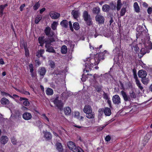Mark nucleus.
Instances as JSON below:
<instances>
[{
  "label": "nucleus",
  "instance_id": "18",
  "mask_svg": "<svg viewBox=\"0 0 152 152\" xmlns=\"http://www.w3.org/2000/svg\"><path fill=\"white\" fill-rule=\"evenodd\" d=\"M141 81L143 84L147 85L149 82L150 80L148 77H147L146 76H145L141 78Z\"/></svg>",
  "mask_w": 152,
  "mask_h": 152
},
{
  "label": "nucleus",
  "instance_id": "56",
  "mask_svg": "<svg viewBox=\"0 0 152 152\" xmlns=\"http://www.w3.org/2000/svg\"><path fill=\"white\" fill-rule=\"evenodd\" d=\"M1 94L2 95H3L8 96L11 98L12 97L9 94H8L7 93H6L4 92V91L1 92Z\"/></svg>",
  "mask_w": 152,
  "mask_h": 152
},
{
  "label": "nucleus",
  "instance_id": "54",
  "mask_svg": "<svg viewBox=\"0 0 152 152\" xmlns=\"http://www.w3.org/2000/svg\"><path fill=\"white\" fill-rule=\"evenodd\" d=\"M106 125H105L104 126H100L99 128H98L97 129V131H100L102 130L106 126Z\"/></svg>",
  "mask_w": 152,
  "mask_h": 152
},
{
  "label": "nucleus",
  "instance_id": "50",
  "mask_svg": "<svg viewBox=\"0 0 152 152\" xmlns=\"http://www.w3.org/2000/svg\"><path fill=\"white\" fill-rule=\"evenodd\" d=\"M132 49L134 48V50L135 51L136 53H137L139 52V48L137 46L135 45V47L133 46V47H132Z\"/></svg>",
  "mask_w": 152,
  "mask_h": 152
},
{
  "label": "nucleus",
  "instance_id": "44",
  "mask_svg": "<svg viewBox=\"0 0 152 152\" xmlns=\"http://www.w3.org/2000/svg\"><path fill=\"white\" fill-rule=\"evenodd\" d=\"M85 20L86 21L87 24L88 26H90L92 24L91 18Z\"/></svg>",
  "mask_w": 152,
  "mask_h": 152
},
{
  "label": "nucleus",
  "instance_id": "39",
  "mask_svg": "<svg viewBox=\"0 0 152 152\" xmlns=\"http://www.w3.org/2000/svg\"><path fill=\"white\" fill-rule=\"evenodd\" d=\"M40 6V3L39 1L35 3V4L34 6L33 7V8L34 10H36L38 9Z\"/></svg>",
  "mask_w": 152,
  "mask_h": 152
},
{
  "label": "nucleus",
  "instance_id": "55",
  "mask_svg": "<svg viewBox=\"0 0 152 152\" xmlns=\"http://www.w3.org/2000/svg\"><path fill=\"white\" fill-rule=\"evenodd\" d=\"M38 51H39V53L40 54L41 57H42L43 56L42 54L44 53L45 52V50L44 49H41L39 50Z\"/></svg>",
  "mask_w": 152,
  "mask_h": 152
},
{
  "label": "nucleus",
  "instance_id": "25",
  "mask_svg": "<svg viewBox=\"0 0 152 152\" xmlns=\"http://www.w3.org/2000/svg\"><path fill=\"white\" fill-rule=\"evenodd\" d=\"M61 26L65 28H66L68 26V21L66 20H63L60 23Z\"/></svg>",
  "mask_w": 152,
  "mask_h": 152
},
{
  "label": "nucleus",
  "instance_id": "42",
  "mask_svg": "<svg viewBox=\"0 0 152 152\" xmlns=\"http://www.w3.org/2000/svg\"><path fill=\"white\" fill-rule=\"evenodd\" d=\"M126 11V8L123 7L121 9L120 12V15L121 16H123L125 14Z\"/></svg>",
  "mask_w": 152,
  "mask_h": 152
},
{
  "label": "nucleus",
  "instance_id": "12",
  "mask_svg": "<svg viewBox=\"0 0 152 152\" xmlns=\"http://www.w3.org/2000/svg\"><path fill=\"white\" fill-rule=\"evenodd\" d=\"M46 70L44 67H41L39 69L38 73L42 78H43L45 75Z\"/></svg>",
  "mask_w": 152,
  "mask_h": 152
},
{
  "label": "nucleus",
  "instance_id": "30",
  "mask_svg": "<svg viewBox=\"0 0 152 152\" xmlns=\"http://www.w3.org/2000/svg\"><path fill=\"white\" fill-rule=\"evenodd\" d=\"M134 11L137 13L140 12V9L138 3L137 2L134 3Z\"/></svg>",
  "mask_w": 152,
  "mask_h": 152
},
{
  "label": "nucleus",
  "instance_id": "61",
  "mask_svg": "<svg viewBox=\"0 0 152 152\" xmlns=\"http://www.w3.org/2000/svg\"><path fill=\"white\" fill-rule=\"evenodd\" d=\"M25 6V4H22L20 7V11H22L23 10V8Z\"/></svg>",
  "mask_w": 152,
  "mask_h": 152
},
{
  "label": "nucleus",
  "instance_id": "47",
  "mask_svg": "<svg viewBox=\"0 0 152 152\" xmlns=\"http://www.w3.org/2000/svg\"><path fill=\"white\" fill-rule=\"evenodd\" d=\"M15 115L16 118H18L19 119L21 118V115L19 111H17Z\"/></svg>",
  "mask_w": 152,
  "mask_h": 152
},
{
  "label": "nucleus",
  "instance_id": "17",
  "mask_svg": "<svg viewBox=\"0 0 152 152\" xmlns=\"http://www.w3.org/2000/svg\"><path fill=\"white\" fill-rule=\"evenodd\" d=\"M129 97L130 98L132 99H135L136 98L137 94L135 93V90L134 89H132V91L129 93Z\"/></svg>",
  "mask_w": 152,
  "mask_h": 152
},
{
  "label": "nucleus",
  "instance_id": "16",
  "mask_svg": "<svg viewBox=\"0 0 152 152\" xmlns=\"http://www.w3.org/2000/svg\"><path fill=\"white\" fill-rule=\"evenodd\" d=\"M83 110L85 113L87 114L88 112L92 111V110L90 105H86L84 106Z\"/></svg>",
  "mask_w": 152,
  "mask_h": 152
},
{
  "label": "nucleus",
  "instance_id": "19",
  "mask_svg": "<svg viewBox=\"0 0 152 152\" xmlns=\"http://www.w3.org/2000/svg\"><path fill=\"white\" fill-rule=\"evenodd\" d=\"M64 112L66 115H69L71 114V110L69 107H66L64 108Z\"/></svg>",
  "mask_w": 152,
  "mask_h": 152
},
{
  "label": "nucleus",
  "instance_id": "14",
  "mask_svg": "<svg viewBox=\"0 0 152 152\" xmlns=\"http://www.w3.org/2000/svg\"><path fill=\"white\" fill-rule=\"evenodd\" d=\"M23 118L24 120H28L31 118L32 115L30 113L26 112L23 114Z\"/></svg>",
  "mask_w": 152,
  "mask_h": 152
},
{
  "label": "nucleus",
  "instance_id": "53",
  "mask_svg": "<svg viewBox=\"0 0 152 152\" xmlns=\"http://www.w3.org/2000/svg\"><path fill=\"white\" fill-rule=\"evenodd\" d=\"M119 49L118 47H116L113 50V51L115 52L116 53L118 54H119Z\"/></svg>",
  "mask_w": 152,
  "mask_h": 152
},
{
  "label": "nucleus",
  "instance_id": "49",
  "mask_svg": "<svg viewBox=\"0 0 152 152\" xmlns=\"http://www.w3.org/2000/svg\"><path fill=\"white\" fill-rule=\"evenodd\" d=\"M99 77V76H98L96 74H94L93 75V78L94 80H93V82H94V83H97V82L96 80V79L97 77Z\"/></svg>",
  "mask_w": 152,
  "mask_h": 152
},
{
  "label": "nucleus",
  "instance_id": "57",
  "mask_svg": "<svg viewBox=\"0 0 152 152\" xmlns=\"http://www.w3.org/2000/svg\"><path fill=\"white\" fill-rule=\"evenodd\" d=\"M147 12L148 14H151L152 12V8L151 7H148L147 10Z\"/></svg>",
  "mask_w": 152,
  "mask_h": 152
},
{
  "label": "nucleus",
  "instance_id": "10",
  "mask_svg": "<svg viewBox=\"0 0 152 152\" xmlns=\"http://www.w3.org/2000/svg\"><path fill=\"white\" fill-rule=\"evenodd\" d=\"M50 16L53 19H57L60 16V14L58 13L51 11L49 13Z\"/></svg>",
  "mask_w": 152,
  "mask_h": 152
},
{
  "label": "nucleus",
  "instance_id": "34",
  "mask_svg": "<svg viewBox=\"0 0 152 152\" xmlns=\"http://www.w3.org/2000/svg\"><path fill=\"white\" fill-rule=\"evenodd\" d=\"M44 136L45 138L48 140H50L52 138L51 134L49 132H46Z\"/></svg>",
  "mask_w": 152,
  "mask_h": 152
},
{
  "label": "nucleus",
  "instance_id": "33",
  "mask_svg": "<svg viewBox=\"0 0 152 152\" xmlns=\"http://www.w3.org/2000/svg\"><path fill=\"white\" fill-rule=\"evenodd\" d=\"M83 16L84 20L91 18L90 15H88V13L87 11L84 12Z\"/></svg>",
  "mask_w": 152,
  "mask_h": 152
},
{
  "label": "nucleus",
  "instance_id": "29",
  "mask_svg": "<svg viewBox=\"0 0 152 152\" xmlns=\"http://www.w3.org/2000/svg\"><path fill=\"white\" fill-rule=\"evenodd\" d=\"M1 102L3 105H7L9 104V100L5 98H3L1 100Z\"/></svg>",
  "mask_w": 152,
  "mask_h": 152
},
{
  "label": "nucleus",
  "instance_id": "26",
  "mask_svg": "<svg viewBox=\"0 0 152 152\" xmlns=\"http://www.w3.org/2000/svg\"><path fill=\"white\" fill-rule=\"evenodd\" d=\"M107 52V51L105 50L104 52L99 53V54H96V56L99 57V59L103 60L104 59V54Z\"/></svg>",
  "mask_w": 152,
  "mask_h": 152
},
{
  "label": "nucleus",
  "instance_id": "52",
  "mask_svg": "<svg viewBox=\"0 0 152 152\" xmlns=\"http://www.w3.org/2000/svg\"><path fill=\"white\" fill-rule=\"evenodd\" d=\"M69 28L70 30L72 31H74V29L72 27V22L71 21H69Z\"/></svg>",
  "mask_w": 152,
  "mask_h": 152
},
{
  "label": "nucleus",
  "instance_id": "24",
  "mask_svg": "<svg viewBox=\"0 0 152 152\" xmlns=\"http://www.w3.org/2000/svg\"><path fill=\"white\" fill-rule=\"evenodd\" d=\"M56 148L59 152H62L63 151V149L61 144L60 142L56 143Z\"/></svg>",
  "mask_w": 152,
  "mask_h": 152
},
{
  "label": "nucleus",
  "instance_id": "36",
  "mask_svg": "<svg viewBox=\"0 0 152 152\" xmlns=\"http://www.w3.org/2000/svg\"><path fill=\"white\" fill-rule=\"evenodd\" d=\"M72 15L74 18L76 19L79 16L78 12L76 10H73L72 12Z\"/></svg>",
  "mask_w": 152,
  "mask_h": 152
},
{
  "label": "nucleus",
  "instance_id": "22",
  "mask_svg": "<svg viewBox=\"0 0 152 152\" xmlns=\"http://www.w3.org/2000/svg\"><path fill=\"white\" fill-rule=\"evenodd\" d=\"M86 116L89 119L94 118L95 117V113L92 111L86 114Z\"/></svg>",
  "mask_w": 152,
  "mask_h": 152
},
{
  "label": "nucleus",
  "instance_id": "31",
  "mask_svg": "<svg viewBox=\"0 0 152 152\" xmlns=\"http://www.w3.org/2000/svg\"><path fill=\"white\" fill-rule=\"evenodd\" d=\"M136 84L137 86L138 87V88L141 91H142L143 89V88L142 85L141 83H140L139 80H137L135 81Z\"/></svg>",
  "mask_w": 152,
  "mask_h": 152
},
{
  "label": "nucleus",
  "instance_id": "4",
  "mask_svg": "<svg viewBox=\"0 0 152 152\" xmlns=\"http://www.w3.org/2000/svg\"><path fill=\"white\" fill-rule=\"evenodd\" d=\"M122 5L121 0H118L117 1L116 6V3L113 1L111 2L109 4L111 10H114L116 9L118 11H119L120 10L122 7Z\"/></svg>",
  "mask_w": 152,
  "mask_h": 152
},
{
  "label": "nucleus",
  "instance_id": "62",
  "mask_svg": "<svg viewBox=\"0 0 152 152\" xmlns=\"http://www.w3.org/2000/svg\"><path fill=\"white\" fill-rule=\"evenodd\" d=\"M113 15H111L110 16V20L109 21V23H110V25H111L112 24V23H113L114 21V20L113 19Z\"/></svg>",
  "mask_w": 152,
  "mask_h": 152
},
{
  "label": "nucleus",
  "instance_id": "60",
  "mask_svg": "<svg viewBox=\"0 0 152 152\" xmlns=\"http://www.w3.org/2000/svg\"><path fill=\"white\" fill-rule=\"evenodd\" d=\"M21 93L22 94H24L26 95H30V93L28 91L23 90L21 91Z\"/></svg>",
  "mask_w": 152,
  "mask_h": 152
},
{
  "label": "nucleus",
  "instance_id": "27",
  "mask_svg": "<svg viewBox=\"0 0 152 152\" xmlns=\"http://www.w3.org/2000/svg\"><path fill=\"white\" fill-rule=\"evenodd\" d=\"M104 113L105 115L109 116L111 114V111L110 109L106 107L104 108Z\"/></svg>",
  "mask_w": 152,
  "mask_h": 152
},
{
  "label": "nucleus",
  "instance_id": "28",
  "mask_svg": "<svg viewBox=\"0 0 152 152\" xmlns=\"http://www.w3.org/2000/svg\"><path fill=\"white\" fill-rule=\"evenodd\" d=\"M100 9L98 7H94L92 10L93 13L94 14H96L97 15L99 14L100 12Z\"/></svg>",
  "mask_w": 152,
  "mask_h": 152
},
{
  "label": "nucleus",
  "instance_id": "2",
  "mask_svg": "<svg viewBox=\"0 0 152 152\" xmlns=\"http://www.w3.org/2000/svg\"><path fill=\"white\" fill-rule=\"evenodd\" d=\"M100 59H99V57L95 56L94 58H92L90 60L89 64L86 63L85 64V68L84 71L88 72L89 70H91L92 68L94 66L98 64Z\"/></svg>",
  "mask_w": 152,
  "mask_h": 152
},
{
  "label": "nucleus",
  "instance_id": "9",
  "mask_svg": "<svg viewBox=\"0 0 152 152\" xmlns=\"http://www.w3.org/2000/svg\"><path fill=\"white\" fill-rule=\"evenodd\" d=\"M120 94L123 97L124 100L125 101L127 102V101H129L130 99V97L124 91H121L120 92Z\"/></svg>",
  "mask_w": 152,
  "mask_h": 152
},
{
  "label": "nucleus",
  "instance_id": "20",
  "mask_svg": "<svg viewBox=\"0 0 152 152\" xmlns=\"http://www.w3.org/2000/svg\"><path fill=\"white\" fill-rule=\"evenodd\" d=\"M25 100L23 102V104L26 106H29L30 103L28 101V100L26 98L23 97H20V100L21 101L22 100Z\"/></svg>",
  "mask_w": 152,
  "mask_h": 152
},
{
  "label": "nucleus",
  "instance_id": "23",
  "mask_svg": "<svg viewBox=\"0 0 152 152\" xmlns=\"http://www.w3.org/2000/svg\"><path fill=\"white\" fill-rule=\"evenodd\" d=\"M8 6L7 4L0 5V15L2 16L3 15V11L5 8Z\"/></svg>",
  "mask_w": 152,
  "mask_h": 152
},
{
  "label": "nucleus",
  "instance_id": "6",
  "mask_svg": "<svg viewBox=\"0 0 152 152\" xmlns=\"http://www.w3.org/2000/svg\"><path fill=\"white\" fill-rule=\"evenodd\" d=\"M53 102L55 106L60 110L61 111L63 110L64 103L61 100L59 99V98L58 96H56L53 101Z\"/></svg>",
  "mask_w": 152,
  "mask_h": 152
},
{
  "label": "nucleus",
  "instance_id": "35",
  "mask_svg": "<svg viewBox=\"0 0 152 152\" xmlns=\"http://www.w3.org/2000/svg\"><path fill=\"white\" fill-rule=\"evenodd\" d=\"M58 24V23L57 22L55 21L53 22L51 25V27L52 29L53 30H56L57 29V27Z\"/></svg>",
  "mask_w": 152,
  "mask_h": 152
},
{
  "label": "nucleus",
  "instance_id": "13",
  "mask_svg": "<svg viewBox=\"0 0 152 152\" xmlns=\"http://www.w3.org/2000/svg\"><path fill=\"white\" fill-rule=\"evenodd\" d=\"M8 140V137L6 136H2L0 138L1 143L3 145H4L6 143Z\"/></svg>",
  "mask_w": 152,
  "mask_h": 152
},
{
  "label": "nucleus",
  "instance_id": "64",
  "mask_svg": "<svg viewBox=\"0 0 152 152\" xmlns=\"http://www.w3.org/2000/svg\"><path fill=\"white\" fill-rule=\"evenodd\" d=\"M42 116H43L44 118L47 120L48 121H49V118L46 116L45 114H43L42 115Z\"/></svg>",
  "mask_w": 152,
  "mask_h": 152
},
{
  "label": "nucleus",
  "instance_id": "11",
  "mask_svg": "<svg viewBox=\"0 0 152 152\" xmlns=\"http://www.w3.org/2000/svg\"><path fill=\"white\" fill-rule=\"evenodd\" d=\"M138 77L141 78L147 76V73L145 71L142 69L139 71L138 72Z\"/></svg>",
  "mask_w": 152,
  "mask_h": 152
},
{
  "label": "nucleus",
  "instance_id": "40",
  "mask_svg": "<svg viewBox=\"0 0 152 152\" xmlns=\"http://www.w3.org/2000/svg\"><path fill=\"white\" fill-rule=\"evenodd\" d=\"M73 26L74 28L76 30L79 29L80 28L79 23L77 22H75L73 23Z\"/></svg>",
  "mask_w": 152,
  "mask_h": 152
},
{
  "label": "nucleus",
  "instance_id": "3",
  "mask_svg": "<svg viewBox=\"0 0 152 152\" xmlns=\"http://www.w3.org/2000/svg\"><path fill=\"white\" fill-rule=\"evenodd\" d=\"M57 37V36L56 35V37H54L51 39L49 41H47V43L46 44L45 46V48L46 49V51L49 53H56L55 50L53 49V47L51 46V43L55 42Z\"/></svg>",
  "mask_w": 152,
  "mask_h": 152
},
{
  "label": "nucleus",
  "instance_id": "7",
  "mask_svg": "<svg viewBox=\"0 0 152 152\" xmlns=\"http://www.w3.org/2000/svg\"><path fill=\"white\" fill-rule=\"evenodd\" d=\"M112 100L113 103L115 104L119 105L121 103V98L117 94L113 96Z\"/></svg>",
  "mask_w": 152,
  "mask_h": 152
},
{
  "label": "nucleus",
  "instance_id": "63",
  "mask_svg": "<svg viewBox=\"0 0 152 152\" xmlns=\"http://www.w3.org/2000/svg\"><path fill=\"white\" fill-rule=\"evenodd\" d=\"M134 78L135 79V81L139 80L138 79V77L137 76V73L133 74Z\"/></svg>",
  "mask_w": 152,
  "mask_h": 152
},
{
  "label": "nucleus",
  "instance_id": "21",
  "mask_svg": "<svg viewBox=\"0 0 152 152\" xmlns=\"http://www.w3.org/2000/svg\"><path fill=\"white\" fill-rule=\"evenodd\" d=\"M93 86L95 88L96 91L98 92H99L101 91L102 87L100 86L97 83H94L93 85Z\"/></svg>",
  "mask_w": 152,
  "mask_h": 152
},
{
  "label": "nucleus",
  "instance_id": "5",
  "mask_svg": "<svg viewBox=\"0 0 152 152\" xmlns=\"http://www.w3.org/2000/svg\"><path fill=\"white\" fill-rule=\"evenodd\" d=\"M67 145L69 149L72 151L75 152H84L80 148L76 147L75 144L73 142L69 141L67 143Z\"/></svg>",
  "mask_w": 152,
  "mask_h": 152
},
{
  "label": "nucleus",
  "instance_id": "46",
  "mask_svg": "<svg viewBox=\"0 0 152 152\" xmlns=\"http://www.w3.org/2000/svg\"><path fill=\"white\" fill-rule=\"evenodd\" d=\"M104 109L103 108H100L98 112L99 113V115L101 116L104 113Z\"/></svg>",
  "mask_w": 152,
  "mask_h": 152
},
{
  "label": "nucleus",
  "instance_id": "45",
  "mask_svg": "<svg viewBox=\"0 0 152 152\" xmlns=\"http://www.w3.org/2000/svg\"><path fill=\"white\" fill-rule=\"evenodd\" d=\"M11 140L12 143L13 144L15 145L17 143V142L15 139V138L13 137L11 138Z\"/></svg>",
  "mask_w": 152,
  "mask_h": 152
},
{
  "label": "nucleus",
  "instance_id": "38",
  "mask_svg": "<svg viewBox=\"0 0 152 152\" xmlns=\"http://www.w3.org/2000/svg\"><path fill=\"white\" fill-rule=\"evenodd\" d=\"M147 52V51L146 50V49L144 48H142L140 51V53L141 55H140V57H142L143 55L145 54Z\"/></svg>",
  "mask_w": 152,
  "mask_h": 152
},
{
  "label": "nucleus",
  "instance_id": "32",
  "mask_svg": "<svg viewBox=\"0 0 152 152\" xmlns=\"http://www.w3.org/2000/svg\"><path fill=\"white\" fill-rule=\"evenodd\" d=\"M46 93L48 95H52L53 94V89L50 88H48L46 90Z\"/></svg>",
  "mask_w": 152,
  "mask_h": 152
},
{
  "label": "nucleus",
  "instance_id": "37",
  "mask_svg": "<svg viewBox=\"0 0 152 152\" xmlns=\"http://www.w3.org/2000/svg\"><path fill=\"white\" fill-rule=\"evenodd\" d=\"M67 51V48L66 45H63L61 48V52L62 53L65 54Z\"/></svg>",
  "mask_w": 152,
  "mask_h": 152
},
{
  "label": "nucleus",
  "instance_id": "58",
  "mask_svg": "<svg viewBox=\"0 0 152 152\" xmlns=\"http://www.w3.org/2000/svg\"><path fill=\"white\" fill-rule=\"evenodd\" d=\"M103 96L104 98L106 100L108 99V97L107 94L104 92V94H103Z\"/></svg>",
  "mask_w": 152,
  "mask_h": 152
},
{
  "label": "nucleus",
  "instance_id": "8",
  "mask_svg": "<svg viewBox=\"0 0 152 152\" xmlns=\"http://www.w3.org/2000/svg\"><path fill=\"white\" fill-rule=\"evenodd\" d=\"M95 20L98 24H102L104 23V17L101 15H97L95 17Z\"/></svg>",
  "mask_w": 152,
  "mask_h": 152
},
{
  "label": "nucleus",
  "instance_id": "1",
  "mask_svg": "<svg viewBox=\"0 0 152 152\" xmlns=\"http://www.w3.org/2000/svg\"><path fill=\"white\" fill-rule=\"evenodd\" d=\"M44 33L45 35L48 36V37L45 39V37H40L38 38L39 43H40L41 46H43L44 43H47V41H49L51 39L54 37H56L54 32L53 31L51 28L48 26L46 27L44 30Z\"/></svg>",
  "mask_w": 152,
  "mask_h": 152
},
{
  "label": "nucleus",
  "instance_id": "51",
  "mask_svg": "<svg viewBox=\"0 0 152 152\" xmlns=\"http://www.w3.org/2000/svg\"><path fill=\"white\" fill-rule=\"evenodd\" d=\"M75 117L77 119H79L80 113L78 112H75Z\"/></svg>",
  "mask_w": 152,
  "mask_h": 152
},
{
  "label": "nucleus",
  "instance_id": "43",
  "mask_svg": "<svg viewBox=\"0 0 152 152\" xmlns=\"http://www.w3.org/2000/svg\"><path fill=\"white\" fill-rule=\"evenodd\" d=\"M137 30L139 32L142 33L143 31V28L142 26H139L137 28Z\"/></svg>",
  "mask_w": 152,
  "mask_h": 152
},
{
  "label": "nucleus",
  "instance_id": "48",
  "mask_svg": "<svg viewBox=\"0 0 152 152\" xmlns=\"http://www.w3.org/2000/svg\"><path fill=\"white\" fill-rule=\"evenodd\" d=\"M49 65L51 68H53L55 66V64L53 61H50Z\"/></svg>",
  "mask_w": 152,
  "mask_h": 152
},
{
  "label": "nucleus",
  "instance_id": "41",
  "mask_svg": "<svg viewBox=\"0 0 152 152\" xmlns=\"http://www.w3.org/2000/svg\"><path fill=\"white\" fill-rule=\"evenodd\" d=\"M42 17L41 15H37V17L35 18V23L37 24L39 22V21L40 20L42 19Z\"/></svg>",
  "mask_w": 152,
  "mask_h": 152
},
{
  "label": "nucleus",
  "instance_id": "15",
  "mask_svg": "<svg viewBox=\"0 0 152 152\" xmlns=\"http://www.w3.org/2000/svg\"><path fill=\"white\" fill-rule=\"evenodd\" d=\"M102 10L104 12H109L110 10V6L109 5L105 4L102 7Z\"/></svg>",
  "mask_w": 152,
  "mask_h": 152
},
{
  "label": "nucleus",
  "instance_id": "59",
  "mask_svg": "<svg viewBox=\"0 0 152 152\" xmlns=\"http://www.w3.org/2000/svg\"><path fill=\"white\" fill-rule=\"evenodd\" d=\"M111 139L110 136L108 135L106 136L105 138V140L106 141L108 142Z\"/></svg>",
  "mask_w": 152,
  "mask_h": 152
}]
</instances>
